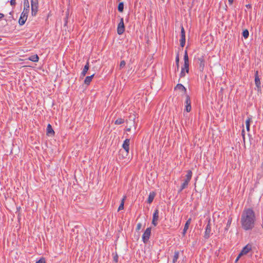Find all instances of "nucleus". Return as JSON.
Returning <instances> with one entry per match:
<instances>
[{"instance_id":"f257e3e1","label":"nucleus","mask_w":263,"mask_h":263,"mask_svg":"<svg viewBox=\"0 0 263 263\" xmlns=\"http://www.w3.org/2000/svg\"><path fill=\"white\" fill-rule=\"evenodd\" d=\"M256 216L253 209L251 208H245L240 218L242 228L245 231L252 230L255 224Z\"/></svg>"},{"instance_id":"f03ea898","label":"nucleus","mask_w":263,"mask_h":263,"mask_svg":"<svg viewBox=\"0 0 263 263\" xmlns=\"http://www.w3.org/2000/svg\"><path fill=\"white\" fill-rule=\"evenodd\" d=\"M129 143L130 139H126L122 144V147L124 149L123 151V158L126 157L129 153Z\"/></svg>"},{"instance_id":"7ed1b4c3","label":"nucleus","mask_w":263,"mask_h":263,"mask_svg":"<svg viewBox=\"0 0 263 263\" xmlns=\"http://www.w3.org/2000/svg\"><path fill=\"white\" fill-rule=\"evenodd\" d=\"M196 60L197 64L199 65L198 69L199 71L203 72L206 63L204 56L203 55H201L198 57Z\"/></svg>"},{"instance_id":"20e7f679","label":"nucleus","mask_w":263,"mask_h":263,"mask_svg":"<svg viewBox=\"0 0 263 263\" xmlns=\"http://www.w3.org/2000/svg\"><path fill=\"white\" fill-rule=\"evenodd\" d=\"M31 14L32 16H35L38 10V2L37 0L31 1Z\"/></svg>"},{"instance_id":"39448f33","label":"nucleus","mask_w":263,"mask_h":263,"mask_svg":"<svg viewBox=\"0 0 263 263\" xmlns=\"http://www.w3.org/2000/svg\"><path fill=\"white\" fill-rule=\"evenodd\" d=\"M151 234V228H147L142 235V240L144 243H146L149 239Z\"/></svg>"},{"instance_id":"423d86ee","label":"nucleus","mask_w":263,"mask_h":263,"mask_svg":"<svg viewBox=\"0 0 263 263\" xmlns=\"http://www.w3.org/2000/svg\"><path fill=\"white\" fill-rule=\"evenodd\" d=\"M255 84L257 88V91L258 92L261 91V82L258 76V71L257 70L255 72Z\"/></svg>"},{"instance_id":"0eeeda50","label":"nucleus","mask_w":263,"mask_h":263,"mask_svg":"<svg viewBox=\"0 0 263 263\" xmlns=\"http://www.w3.org/2000/svg\"><path fill=\"white\" fill-rule=\"evenodd\" d=\"M125 31V26L124 24V21L123 18H121L120 21L118 25L117 33L118 34L121 35Z\"/></svg>"},{"instance_id":"6e6552de","label":"nucleus","mask_w":263,"mask_h":263,"mask_svg":"<svg viewBox=\"0 0 263 263\" xmlns=\"http://www.w3.org/2000/svg\"><path fill=\"white\" fill-rule=\"evenodd\" d=\"M180 42V46L183 47L185 44V32L182 26L181 27V39Z\"/></svg>"},{"instance_id":"1a4fd4ad","label":"nucleus","mask_w":263,"mask_h":263,"mask_svg":"<svg viewBox=\"0 0 263 263\" xmlns=\"http://www.w3.org/2000/svg\"><path fill=\"white\" fill-rule=\"evenodd\" d=\"M252 250V245L250 244L247 245L243 247L239 253V256L246 255Z\"/></svg>"},{"instance_id":"9d476101","label":"nucleus","mask_w":263,"mask_h":263,"mask_svg":"<svg viewBox=\"0 0 263 263\" xmlns=\"http://www.w3.org/2000/svg\"><path fill=\"white\" fill-rule=\"evenodd\" d=\"M191 98L190 97L186 95L185 96V110L187 112H190L191 110Z\"/></svg>"},{"instance_id":"9b49d317","label":"nucleus","mask_w":263,"mask_h":263,"mask_svg":"<svg viewBox=\"0 0 263 263\" xmlns=\"http://www.w3.org/2000/svg\"><path fill=\"white\" fill-rule=\"evenodd\" d=\"M159 219V210L158 209H156L154 211V213L153 215V220H152V224L154 226H156L158 224V220Z\"/></svg>"},{"instance_id":"f8f14e48","label":"nucleus","mask_w":263,"mask_h":263,"mask_svg":"<svg viewBox=\"0 0 263 263\" xmlns=\"http://www.w3.org/2000/svg\"><path fill=\"white\" fill-rule=\"evenodd\" d=\"M211 232V227L210 222H209L205 228V231L204 235L205 239H208L210 237Z\"/></svg>"},{"instance_id":"ddd939ff","label":"nucleus","mask_w":263,"mask_h":263,"mask_svg":"<svg viewBox=\"0 0 263 263\" xmlns=\"http://www.w3.org/2000/svg\"><path fill=\"white\" fill-rule=\"evenodd\" d=\"M30 10L29 2L28 0L24 1V10L23 12L29 13Z\"/></svg>"},{"instance_id":"4468645a","label":"nucleus","mask_w":263,"mask_h":263,"mask_svg":"<svg viewBox=\"0 0 263 263\" xmlns=\"http://www.w3.org/2000/svg\"><path fill=\"white\" fill-rule=\"evenodd\" d=\"M89 61L87 60V62H86V65L84 66V68H83V69L81 72V76L82 77H84L85 76V75L86 74L88 69H89Z\"/></svg>"},{"instance_id":"2eb2a0df","label":"nucleus","mask_w":263,"mask_h":263,"mask_svg":"<svg viewBox=\"0 0 263 263\" xmlns=\"http://www.w3.org/2000/svg\"><path fill=\"white\" fill-rule=\"evenodd\" d=\"M191 219H189L186 221L184 225V229L183 230L182 234L183 236H184L186 233L187 230L189 229V225L191 223Z\"/></svg>"},{"instance_id":"dca6fc26","label":"nucleus","mask_w":263,"mask_h":263,"mask_svg":"<svg viewBox=\"0 0 263 263\" xmlns=\"http://www.w3.org/2000/svg\"><path fill=\"white\" fill-rule=\"evenodd\" d=\"M46 132V134L48 136H52L54 135V132L53 130L52 127L50 124H48L47 125Z\"/></svg>"},{"instance_id":"f3484780","label":"nucleus","mask_w":263,"mask_h":263,"mask_svg":"<svg viewBox=\"0 0 263 263\" xmlns=\"http://www.w3.org/2000/svg\"><path fill=\"white\" fill-rule=\"evenodd\" d=\"M155 195H156V194L155 192H151L148 195V199H147V203H149V204H151L153 201L154 200V199L155 197Z\"/></svg>"},{"instance_id":"a211bd4d","label":"nucleus","mask_w":263,"mask_h":263,"mask_svg":"<svg viewBox=\"0 0 263 263\" xmlns=\"http://www.w3.org/2000/svg\"><path fill=\"white\" fill-rule=\"evenodd\" d=\"M94 74L91 75L90 76H87L85 78V79L84 80V83L85 84L88 85L90 84V82L92 81V79L93 77H94Z\"/></svg>"},{"instance_id":"6ab92c4d","label":"nucleus","mask_w":263,"mask_h":263,"mask_svg":"<svg viewBox=\"0 0 263 263\" xmlns=\"http://www.w3.org/2000/svg\"><path fill=\"white\" fill-rule=\"evenodd\" d=\"M27 19V18L26 17V16H24L23 15H22V14H21V16L18 20L19 25L21 26L23 25L25 23Z\"/></svg>"},{"instance_id":"aec40b11","label":"nucleus","mask_w":263,"mask_h":263,"mask_svg":"<svg viewBox=\"0 0 263 263\" xmlns=\"http://www.w3.org/2000/svg\"><path fill=\"white\" fill-rule=\"evenodd\" d=\"M192 174L193 173L191 170L187 171V174L185 175V180L187 181L188 182H190L192 177Z\"/></svg>"},{"instance_id":"412c9836","label":"nucleus","mask_w":263,"mask_h":263,"mask_svg":"<svg viewBox=\"0 0 263 263\" xmlns=\"http://www.w3.org/2000/svg\"><path fill=\"white\" fill-rule=\"evenodd\" d=\"M179 252L178 251H175L174 255L173 258V261H172L173 263H176L177 262L178 259L179 258Z\"/></svg>"},{"instance_id":"4be33fe9","label":"nucleus","mask_w":263,"mask_h":263,"mask_svg":"<svg viewBox=\"0 0 263 263\" xmlns=\"http://www.w3.org/2000/svg\"><path fill=\"white\" fill-rule=\"evenodd\" d=\"M175 89L181 90L183 91L185 93L186 92V88L181 84H178L176 85Z\"/></svg>"},{"instance_id":"5701e85b","label":"nucleus","mask_w":263,"mask_h":263,"mask_svg":"<svg viewBox=\"0 0 263 263\" xmlns=\"http://www.w3.org/2000/svg\"><path fill=\"white\" fill-rule=\"evenodd\" d=\"M28 60H29L30 61H31L32 62H37L39 61V58L37 54H35V55L30 57L28 58Z\"/></svg>"},{"instance_id":"b1692460","label":"nucleus","mask_w":263,"mask_h":263,"mask_svg":"<svg viewBox=\"0 0 263 263\" xmlns=\"http://www.w3.org/2000/svg\"><path fill=\"white\" fill-rule=\"evenodd\" d=\"M232 221V217H229L228 222H227V226L224 229L225 231L227 232L228 231V230L231 224Z\"/></svg>"},{"instance_id":"393cba45","label":"nucleus","mask_w":263,"mask_h":263,"mask_svg":"<svg viewBox=\"0 0 263 263\" xmlns=\"http://www.w3.org/2000/svg\"><path fill=\"white\" fill-rule=\"evenodd\" d=\"M126 198V197L124 196L122 200H121V203L118 208V211H121L124 209V200Z\"/></svg>"},{"instance_id":"a878e982","label":"nucleus","mask_w":263,"mask_h":263,"mask_svg":"<svg viewBox=\"0 0 263 263\" xmlns=\"http://www.w3.org/2000/svg\"><path fill=\"white\" fill-rule=\"evenodd\" d=\"M124 9V3L123 2H120L118 6V10L119 12H122Z\"/></svg>"},{"instance_id":"bb28decb","label":"nucleus","mask_w":263,"mask_h":263,"mask_svg":"<svg viewBox=\"0 0 263 263\" xmlns=\"http://www.w3.org/2000/svg\"><path fill=\"white\" fill-rule=\"evenodd\" d=\"M124 122V120L122 118H118L117 119L115 122L116 125H120L123 124Z\"/></svg>"},{"instance_id":"cd10ccee","label":"nucleus","mask_w":263,"mask_h":263,"mask_svg":"<svg viewBox=\"0 0 263 263\" xmlns=\"http://www.w3.org/2000/svg\"><path fill=\"white\" fill-rule=\"evenodd\" d=\"M183 68H184V70H185V72L186 73H189V63L184 62V66Z\"/></svg>"},{"instance_id":"c85d7f7f","label":"nucleus","mask_w":263,"mask_h":263,"mask_svg":"<svg viewBox=\"0 0 263 263\" xmlns=\"http://www.w3.org/2000/svg\"><path fill=\"white\" fill-rule=\"evenodd\" d=\"M189 183V182L184 180V182L181 185L182 189H184L186 188L188 186Z\"/></svg>"},{"instance_id":"c756f323","label":"nucleus","mask_w":263,"mask_h":263,"mask_svg":"<svg viewBox=\"0 0 263 263\" xmlns=\"http://www.w3.org/2000/svg\"><path fill=\"white\" fill-rule=\"evenodd\" d=\"M242 35L245 37V39H247L249 35V31L247 29L245 30L242 32Z\"/></svg>"},{"instance_id":"7c9ffc66","label":"nucleus","mask_w":263,"mask_h":263,"mask_svg":"<svg viewBox=\"0 0 263 263\" xmlns=\"http://www.w3.org/2000/svg\"><path fill=\"white\" fill-rule=\"evenodd\" d=\"M184 62L189 63L188 54H187V52L186 50H185L184 55Z\"/></svg>"},{"instance_id":"2f4dec72","label":"nucleus","mask_w":263,"mask_h":263,"mask_svg":"<svg viewBox=\"0 0 263 263\" xmlns=\"http://www.w3.org/2000/svg\"><path fill=\"white\" fill-rule=\"evenodd\" d=\"M175 61H176V66L178 67V70H179V54L177 55V56L176 57Z\"/></svg>"},{"instance_id":"473e14b6","label":"nucleus","mask_w":263,"mask_h":263,"mask_svg":"<svg viewBox=\"0 0 263 263\" xmlns=\"http://www.w3.org/2000/svg\"><path fill=\"white\" fill-rule=\"evenodd\" d=\"M252 118L251 117H248L246 121V126H250V122L251 121Z\"/></svg>"},{"instance_id":"72a5a7b5","label":"nucleus","mask_w":263,"mask_h":263,"mask_svg":"<svg viewBox=\"0 0 263 263\" xmlns=\"http://www.w3.org/2000/svg\"><path fill=\"white\" fill-rule=\"evenodd\" d=\"M113 255H114V257H113V260L114 261H115L116 263H117L118 261V255L117 253H116L115 254H113Z\"/></svg>"},{"instance_id":"f704fd0d","label":"nucleus","mask_w":263,"mask_h":263,"mask_svg":"<svg viewBox=\"0 0 263 263\" xmlns=\"http://www.w3.org/2000/svg\"><path fill=\"white\" fill-rule=\"evenodd\" d=\"M185 70H184V68H181V72L180 73V78H182V77H184L185 75Z\"/></svg>"},{"instance_id":"c9c22d12","label":"nucleus","mask_w":263,"mask_h":263,"mask_svg":"<svg viewBox=\"0 0 263 263\" xmlns=\"http://www.w3.org/2000/svg\"><path fill=\"white\" fill-rule=\"evenodd\" d=\"M126 63L125 61L123 60L120 62V68H123L125 66Z\"/></svg>"},{"instance_id":"e433bc0d","label":"nucleus","mask_w":263,"mask_h":263,"mask_svg":"<svg viewBox=\"0 0 263 263\" xmlns=\"http://www.w3.org/2000/svg\"><path fill=\"white\" fill-rule=\"evenodd\" d=\"M141 227H142V224L141 223H138L137 225L136 231H139L141 229Z\"/></svg>"},{"instance_id":"4c0bfd02","label":"nucleus","mask_w":263,"mask_h":263,"mask_svg":"<svg viewBox=\"0 0 263 263\" xmlns=\"http://www.w3.org/2000/svg\"><path fill=\"white\" fill-rule=\"evenodd\" d=\"M241 136L242 137L243 140L245 142V132L243 129L242 130V132H241Z\"/></svg>"},{"instance_id":"58836bf2","label":"nucleus","mask_w":263,"mask_h":263,"mask_svg":"<svg viewBox=\"0 0 263 263\" xmlns=\"http://www.w3.org/2000/svg\"><path fill=\"white\" fill-rule=\"evenodd\" d=\"M36 263H45V260L44 258H41L37 261Z\"/></svg>"},{"instance_id":"ea45409f","label":"nucleus","mask_w":263,"mask_h":263,"mask_svg":"<svg viewBox=\"0 0 263 263\" xmlns=\"http://www.w3.org/2000/svg\"><path fill=\"white\" fill-rule=\"evenodd\" d=\"M10 2L11 6H15L16 4V0H11Z\"/></svg>"},{"instance_id":"a19ab883","label":"nucleus","mask_w":263,"mask_h":263,"mask_svg":"<svg viewBox=\"0 0 263 263\" xmlns=\"http://www.w3.org/2000/svg\"><path fill=\"white\" fill-rule=\"evenodd\" d=\"M22 15H23L24 16H26V17L27 18L28 17V13H27V12H22V13H21Z\"/></svg>"},{"instance_id":"79ce46f5","label":"nucleus","mask_w":263,"mask_h":263,"mask_svg":"<svg viewBox=\"0 0 263 263\" xmlns=\"http://www.w3.org/2000/svg\"><path fill=\"white\" fill-rule=\"evenodd\" d=\"M229 4L231 5L233 3L234 0H228Z\"/></svg>"},{"instance_id":"37998d69","label":"nucleus","mask_w":263,"mask_h":263,"mask_svg":"<svg viewBox=\"0 0 263 263\" xmlns=\"http://www.w3.org/2000/svg\"><path fill=\"white\" fill-rule=\"evenodd\" d=\"M240 257L241 256H239V254L238 256H237V258L235 260V262H237L239 260V259L240 258Z\"/></svg>"},{"instance_id":"c03bdc74","label":"nucleus","mask_w":263,"mask_h":263,"mask_svg":"<svg viewBox=\"0 0 263 263\" xmlns=\"http://www.w3.org/2000/svg\"><path fill=\"white\" fill-rule=\"evenodd\" d=\"M4 16V15L3 13H0V20L2 19Z\"/></svg>"},{"instance_id":"a18cd8bd","label":"nucleus","mask_w":263,"mask_h":263,"mask_svg":"<svg viewBox=\"0 0 263 263\" xmlns=\"http://www.w3.org/2000/svg\"><path fill=\"white\" fill-rule=\"evenodd\" d=\"M126 130L127 132H130V131L131 130V127H128V128H126Z\"/></svg>"},{"instance_id":"49530a36","label":"nucleus","mask_w":263,"mask_h":263,"mask_svg":"<svg viewBox=\"0 0 263 263\" xmlns=\"http://www.w3.org/2000/svg\"><path fill=\"white\" fill-rule=\"evenodd\" d=\"M246 128L248 132L250 131V126H246Z\"/></svg>"},{"instance_id":"de8ad7c7","label":"nucleus","mask_w":263,"mask_h":263,"mask_svg":"<svg viewBox=\"0 0 263 263\" xmlns=\"http://www.w3.org/2000/svg\"><path fill=\"white\" fill-rule=\"evenodd\" d=\"M183 190V189H182L181 186H180V189L178 191V193H181Z\"/></svg>"},{"instance_id":"09e8293b","label":"nucleus","mask_w":263,"mask_h":263,"mask_svg":"<svg viewBox=\"0 0 263 263\" xmlns=\"http://www.w3.org/2000/svg\"><path fill=\"white\" fill-rule=\"evenodd\" d=\"M247 7H250V5H248L246 6Z\"/></svg>"},{"instance_id":"8fccbe9b","label":"nucleus","mask_w":263,"mask_h":263,"mask_svg":"<svg viewBox=\"0 0 263 263\" xmlns=\"http://www.w3.org/2000/svg\"><path fill=\"white\" fill-rule=\"evenodd\" d=\"M12 13H13V12H10V14H12Z\"/></svg>"},{"instance_id":"3c124183","label":"nucleus","mask_w":263,"mask_h":263,"mask_svg":"<svg viewBox=\"0 0 263 263\" xmlns=\"http://www.w3.org/2000/svg\"><path fill=\"white\" fill-rule=\"evenodd\" d=\"M176 70H177V71H178V70H178V67H177Z\"/></svg>"},{"instance_id":"603ef678","label":"nucleus","mask_w":263,"mask_h":263,"mask_svg":"<svg viewBox=\"0 0 263 263\" xmlns=\"http://www.w3.org/2000/svg\"><path fill=\"white\" fill-rule=\"evenodd\" d=\"M2 39L0 38V41Z\"/></svg>"}]
</instances>
